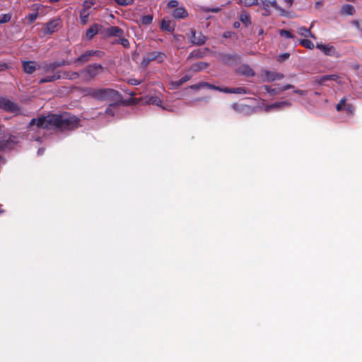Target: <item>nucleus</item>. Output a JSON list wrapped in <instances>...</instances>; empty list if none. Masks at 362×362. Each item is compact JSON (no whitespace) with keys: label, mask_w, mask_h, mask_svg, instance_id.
<instances>
[{"label":"nucleus","mask_w":362,"mask_h":362,"mask_svg":"<svg viewBox=\"0 0 362 362\" xmlns=\"http://www.w3.org/2000/svg\"><path fill=\"white\" fill-rule=\"evenodd\" d=\"M264 12L263 13L264 16H268L271 14V12L268 9V8H266V9H264Z\"/></svg>","instance_id":"61"},{"label":"nucleus","mask_w":362,"mask_h":362,"mask_svg":"<svg viewBox=\"0 0 362 362\" xmlns=\"http://www.w3.org/2000/svg\"><path fill=\"white\" fill-rule=\"evenodd\" d=\"M101 52L100 51H94V50H88L84 52L83 54H81L80 57L76 58L74 60L75 63H81L84 64L90 60V58L93 56H100Z\"/></svg>","instance_id":"13"},{"label":"nucleus","mask_w":362,"mask_h":362,"mask_svg":"<svg viewBox=\"0 0 362 362\" xmlns=\"http://www.w3.org/2000/svg\"><path fill=\"white\" fill-rule=\"evenodd\" d=\"M148 103L157 106H161L162 100L158 96H152L149 98Z\"/></svg>","instance_id":"36"},{"label":"nucleus","mask_w":362,"mask_h":362,"mask_svg":"<svg viewBox=\"0 0 362 362\" xmlns=\"http://www.w3.org/2000/svg\"><path fill=\"white\" fill-rule=\"evenodd\" d=\"M99 25L96 23L93 24L88 29H87L86 35L88 40H91L99 32Z\"/></svg>","instance_id":"21"},{"label":"nucleus","mask_w":362,"mask_h":362,"mask_svg":"<svg viewBox=\"0 0 362 362\" xmlns=\"http://www.w3.org/2000/svg\"><path fill=\"white\" fill-rule=\"evenodd\" d=\"M201 87H204L203 85L202 84V82L199 83L194 84V85H192V86H190V88L192 89H194V90H197V89L200 88Z\"/></svg>","instance_id":"53"},{"label":"nucleus","mask_w":362,"mask_h":362,"mask_svg":"<svg viewBox=\"0 0 362 362\" xmlns=\"http://www.w3.org/2000/svg\"><path fill=\"white\" fill-rule=\"evenodd\" d=\"M316 47L320 49L325 55L327 56H334L336 54V49L332 45L317 44Z\"/></svg>","instance_id":"18"},{"label":"nucleus","mask_w":362,"mask_h":362,"mask_svg":"<svg viewBox=\"0 0 362 362\" xmlns=\"http://www.w3.org/2000/svg\"><path fill=\"white\" fill-rule=\"evenodd\" d=\"M160 29L165 31L173 32L175 30V25L172 23V22L170 20H166L165 18H163L161 21Z\"/></svg>","instance_id":"22"},{"label":"nucleus","mask_w":362,"mask_h":362,"mask_svg":"<svg viewBox=\"0 0 362 362\" xmlns=\"http://www.w3.org/2000/svg\"><path fill=\"white\" fill-rule=\"evenodd\" d=\"M261 4L264 9L268 8L271 6L279 11L281 16H286V14L285 9L280 7L276 3V0H261Z\"/></svg>","instance_id":"16"},{"label":"nucleus","mask_w":362,"mask_h":362,"mask_svg":"<svg viewBox=\"0 0 362 362\" xmlns=\"http://www.w3.org/2000/svg\"><path fill=\"white\" fill-rule=\"evenodd\" d=\"M191 42L195 45H204L206 37L201 32L197 33L194 30H191Z\"/></svg>","instance_id":"14"},{"label":"nucleus","mask_w":362,"mask_h":362,"mask_svg":"<svg viewBox=\"0 0 362 362\" xmlns=\"http://www.w3.org/2000/svg\"><path fill=\"white\" fill-rule=\"evenodd\" d=\"M103 71V68L100 64H93L88 65L84 72L86 73L90 78H93L98 74H101Z\"/></svg>","instance_id":"12"},{"label":"nucleus","mask_w":362,"mask_h":362,"mask_svg":"<svg viewBox=\"0 0 362 362\" xmlns=\"http://www.w3.org/2000/svg\"><path fill=\"white\" fill-rule=\"evenodd\" d=\"M153 21V16L152 15H146L142 17L141 23L143 25H150Z\"/></svg>","instance_id":"38"},{"label":"nucleus","mask_w":362,"mask_h":362,"mask_svg":"<svg viewBox=\"0 0 362 362\" xmlns=\"http://www.w3.org/2000/svg\"><path fill=\"white\" fill-rule=\"evenodd\" d=\"M173 16L175 18L182 19L186 18L188 13L184 7H178L173 11Z\"/></svg>","instance_id":"19"},{"label":"nucleus","mask_w":362,"mask_h":362,"mask_svg":"<svg viewBox=\"0 0 362 362\" xmlns=\"http://www.w3.org/2000/svg\"><path fill=\"white\" fill-rule=\"evenodd\" d=\"M239 25H240V23H239L238 22H235V23H234V27H235V28H238V27H239Z\"/></svg>","instance_id":"63"},{"label":"nucleus","mask_w":362,"mask_h":362,"mask_svg":"<svg viewBox=\"0 0 362 362\" xmlns=\"http://www.w3.org/2000/svg\"><path fill=\"white\" fill-rule=\"evenodd\" d=\"M352 24L355 25L360 31H362V21H353Z\"/></svg>","instance_id":"49"},{"label":"nucleus","mask_w":362,"mask_h":362,"mask_svg":"<svg viewBox=\"0 0 362 362\" xmlns=\"http://www.w3.org/2000/svg\"><path fill=\"white\" fill-rule=\"evenodd\" d=\"M107 36L112 37L113 36V27H110L107 30Z\"/></svg>","instance_id":"54"},{"label":"nucleus","mask_w":362,"mask_h":362,"mask_svg":"<svg viewBox=\"0 0 362 362\" xmlns=\"http://www.w3.org/2000/svg\"><path fill=\"white\" fill-rule=\"evenodd\" d=\"M202 84L203 85V86L206 87L209 89L216 90H218V89H220L219 86H216L215 85L209 83L207 82H202Z\"/></svg>","instance_id":"42"},{"label":"nucleus","mask_w":362,"mask_h":362,"mask_svg":"<svg viewBox=\"0 0 362 362\" xmlns=\"http://www.w3.org/2000/svg\"><path fill=\"white\" fill-rule=\"evenodd\" d=\"M93 98L100 100H106L110 99L113 96V89L101 88L98 90H91L89 92Z\"/></svg>","instance_id":"7"},{"label":"nucleus","mask_w":362,"mask_h":362,"mask_svg":"<svg viewBox=\"0 0 362 362\" xmlns=\"http://www.w3.org/2000/svg\"><path fill=\"white\" fill-rule=\"evenodd\" d=\"M0 134V151L11 149L16 144V137L9 133H6L4 129Z\"/></svg>","instance_id":"4"},{"label":"nucleus","mask_w":362,"mask_h":362,"mask_svg":"<svg viewBox=\"0 0 362 362\" xmlns=\"http://www.w3.org/2000/svg\"><path fill=\"white\" fill-rule=\"evenodd\" d=\"M232 93L243 94L246 93V90L244 88H232Z\"/></svg>","instance_id":"43"},{"label":"nucleus","mask_w":362,"mask_h":362,"mask_svg":"<svg viewBox=\"0 0 362 362\" xmlns=\"http://www.w3.org/2000/svg\"><path fill=\"white\" fill-rule=\"evenodd\" d=\"M323 5V1H317L315 2V8H319L320 6H322Z\"/></svg>","instance_id":"56"},{"label":"nucleus","mask_w":362,"mask_h":362,"mask_svg":"<svg viewBox=\"0 0 362 362\" xmlns=\"http://www.w3.org/2000/svg\"><path fill=\"white\" fill-rule=\"evenodd\" d=\"M167 59V55L162 52L153 51L148 52L144 56L141 62V66L143 68H146L150 62L156 61L158 63H163Z\"/></svg>","instance_id":"3"},{"label":"nucleus","mask_w":362,"mask_h":362,"mask_svg":"<svg viewBox=\"0 0 362 362\" xmlns=\"http://www.w3.org/2000/svg\"><path fill=\"white\" fill-rule=\"evenodd\" d=\"M128 83L131 85L136 86L140 84L141 81L136 78H131L129 80Z\"/></svg>","instance_id":"50"},{"label":"nucleus","mask_w":362,"mask_h":362,"mask_svg":"<svg viewBox=\"0 0 362 362\" xmlns=\"http://www.w3.org/2000/svg\"><path fill=\"white\" fill-rule=\"evenodd\" d=\"M90 16V12L86 11L85 10H81L79 13V17L81 23L82 25H86L88 23V17Z\"/></svg>","instance_id":"27"},{"label":"nucleus","mask_w":362,"mask_h":362,"mask_svg":"<svg viewBox=\"0 0 362 362\" xmlns=\"http://www.w3.org/2000/svg\"><path fill=\"white\" fill-rule=\"evenodd\" d=\"M71 64V62L69 61H66V60H62V61H59V62H52V65L49 66V68L52 69H53V68H58V67H62V66H66V65H70Z\"/></svg>","instance_id":"31"},{"label":"nucleus","mask_w":362,"mask_h":362,"mask_svg":"<svg viewBox=\"0 0 362 362\" xmlns=\"http://www.w3.org/2000/svg\"><path fill=\"white\" fill-rule=\"evenodd\" d=\"M279 35L282 37H286V38H294L295 36L292 34V33L287 30H280Z\"/></svg>","instance_id":"39"},{"label":"nucleus","mask_w":362,"mask_h":362,"mask_svg":"<svg viewBox=\"0 0 362 362\" xmlns=\"http://www.w3.org/2000/svg\"><path fill=\"white\" fill-rule=\"evenodd\" d=\"M35 6L37 11L35 13H29L25 17V19L28 20L29 24H32L33 23H34L38 17L37 10L39 8V5L36 4Z\"/></svg>","instance_id":"29"},{"label":"nucleus","mask_w":362,"mask_h":362,"mask_svg":"<svg viewBox=\"0 0 362 362\" xmlns=\"http://www.w3.org/2000/svg\"><path fill=\"white\" fill-rule=\"evenodd\" d=\"M297 32L301 36H303L305 37H310L313 39L315 38V36L311 33L310 29H308L304 26H301V27L298 28Z\"/></svg>","instance_id":"25"},{"label":"nucleus","mask_w":362,"mask_h":362,"mask_svg":"<svg viewBox=\"0 0 362 362\" xmlns=\"http://www.w3.org/2000/svg\"><path fill=\"white\" fill-rule=\"evenodd\" d=\"M328 81V78H327V75H325V76H321V77L317 80V83H318L319 84L324 85V84L326 83V81Z\"/></svg>","instance_id":"48"},{"label":"nucleus","mask_w":362,"mask_h":362,"mask_svg":"<svg viewBox=\"0 0 362 362\" xmlns=\"http://www.w3.org/2000/svg\"><path fill=\"white\" fill-rule=\"evenodd\" d=\"M61 27L60 19H52L45 24L42 32L45 35H51L58 31Z\"/></svg>","instance_id":"8"},{"label":"nucleus","mask_w":362,"mask_h":362,"mask_svg":"<svg viewBox=\"0 0 362 362\" xmlns=\"http://www.w3.org/2000/svg\"><path fill=\"white\" fill-rule=\"evenodd\" d=\"M114 94H115V109L119 105H129L133 102L132 98H129V99L123 100H119L118 98L119 97V94L116 90H115Z\"/></svg>","instance_id":"20"},{"label":"nucleus","mask_w":362,"mask_h":362,"mask_svg":"<svg viewBox=\"0 0 362 362\" xmlns=\"http://www.w3.org/2000/svg\"><path fill=\"white\" fill-rule=\"evenodd\" d=\"M289 56H290V54L288 53H284L282 54H280L278 57V61L279 62H283L285 60H286L287 59H288Z\"/></svg>","instance_id":"45"},{"label":"nucleus","mask_w":362,"mask_h":362,"mask_svg":"<svg viewBox=\"0 0 362 362\" xmlns=\"http://www.w3.org/2000/svg\"><path fill=\"white\" fill-rule=\"evenodd\" d=\"M205 13H218L221 11L220 8H203L202 9Z\"/></svg>","instance_id":"44"},{"label":"nucleus","mask_w":362,"mask_h":362,"mask_svg":"<svg viewBox=\"0 0 362 362\" xmlns=\"http://www.w3.org/2000/svg\"><path fill=\"white\" fill-rule=\"evenodd\" d=\"M80 119L76 115L64 112L61 114L40 116L37 119L33 118L29 122L28 127L35 125L37 128L43 129L54 128L61 132L73 131L80 127Z\"/></svg>","instance_id":"1"},{"label":"nucleus","mask_w":362,"mask_h":362,"mask_svg":"<svg viewBox=\"0 0 362 362\" xmlns=\"http://www.w3.org/2000/svg\"><path fill=\"white\" fill-rule=\"evenodd\" d=\"M294 92L296 93H298V94L300 95H305L306 93H307V91L303 90H299V89L295 90Z\"/></svg>","instance_id":"55"},{"label":"nucleus","mask_w":362,"mask_h":362,"mask_svg":"<svg viewBox=\"0 0 362 362\" xmlns=\"http://www.w3.org/2000/svg\"><path fill=\"white\" fill-rule=\"evenodd\" d=\"M339 104H341V105L344 107L345 105H346V98H344L341 99L340 101L339 102Z\"/></svg>","instance_id":"58"},{"label":"nucleus","mask_w":362,"mask_h":362,"mask_svg":"<svg viewBox=\"0 0 362 362\" xmlns=\"http://www.w3.org/2000/svg\"><path fill=\"white\" fill-rule=\"evenodd\" d=\"M336 109L338 112H340L342 110H344V107L341 105V104H337V106H336Z\"/></svg>","instance_id":"59"},{"label":"nucleus","mask_w":362,"mask_h":362,"mask_svg":"<svg viewBox=\"0 0 362 362\" xmlns=\"http://www.w3.org/2000/svg\"><path fill=\"white\" fill-rule=\"evenodd\" d=\"M285 3H286L288 6V7H291L293 2H294V0H284Z\"/></svg>","instance_id":"57"},{"label":"nucleus","mask_w":362,"mask_h":362,"mask_svg":"<svg viewBox=\"0 0 362 362\" xmlns=\"http://www.w3.org/2000/svg\"><path fill=\"white\" fill-rule=\"evenodd\" d=\"M232 108L237 112H240L242 111L243 110V107L242 105L236 103H234L232 104Z\"/></svg>","instance_id":"46"},{"label":"nucleus","mask_w":362,"mask_h":362,"mask_svg":"<svg viewBox=\"0 0 362 362\" xmlns=\"http://www.w3.org/2000/svg\"><path fill=\"white\" fill-rule=\"evenodd\" d=\"M209 66V64L207 62H199L193 64L190 66V70L193 71L194 72H198V71H200L202 70L206 69Z\"/></svg>","instance_id":"23"},{"label":"nucleus","mask_w":362,"mask_h":362,"mask_svg":"<svg viewBox=\"0 0 362 362\" xmlns=\"http://www.w3.org/2000/svg\"><path fill=\"white\" fill-rule=\"evenodd\" d=\"M50 65H52V62H44L42 64V74H45L46 76L39 80V84L54 82L62 78L61 71L57 70V68H53V69H51L49 68Z\"/></svg>","instance_id":"2"},{"label":"nucleus","mask_w":362,"mask_h":362,"mask_svg":"<svg viewBox=\"0 0 362 362\" xmlns=\"http://www.w3.org/2000/svg\"><path fill=\"white\" fill-rule=\"evenodd\" d=\"M293 88L294 86L291 84H286L285 86H279L277 88H272V86L268 85H264L262 87L263 90H264L267 93H268L270 95V96L272 97L279 95L282 92Z\"/></svg>","instance_id":"9"},{"label":"nucleus","mask_w":362,"mask_h":362,"mask_svg":"<svg viewBox=\"0 0 362 362\" xmlns=\"http://www.w3.org/2000/svg\"><path fill=\"white\" fill-rule=\"evenodd\" d=\"M240 21L246 26L247 27L249 25L251 24V18L249 13L245 11H243L240 16Z\"/></svg>","instance_id":"26"},{"label":"nucleus","mask_w":362,"mask_h":362,"mask_svg":"<svg viewBox=\"0 0 362 362\" xmlns=\"http://www.w3.org/2000/svg\"><path fill=\"white\" fill-rule=\"evenodd\" d=\"M191 78V76H189V75H185L183 77H182L180 80L178 81H172L170 83V85L173 86V88H178L180 86H181L182 84H184L185 83H186L187 81H189Z\"/></svg>","instance_id":"24"},{"label":"nucleus","mask_w":362,"mask_h":362,"mask_svg":"<svg viewBox=\"0 0 362 362\" xmlns=\"http://www.w3.org/2000/svg\"><path fill=\"white\" fill-rule=\"evenodd\" d=\"M262 76L264 78V81L267 82H272L276 80H281L284 78V75L283 74L271 71L268 70L264 71Z\"/></svg>","instance_id":"15"},{"label":"nucleus","mask_w":362,"mask_h":362,"mask_svg":"<svg viewBox=\"0 0 362 362\" xmlns=\"http://www.w3.org/2000/svg\"><path fill=\"white\" fill-rule=\"evenodd\" d=\"M11 13H4L0 15V23H6L11 21Z\"/></svg>","instance_id":"37"},{"label":"nucleus","mask_w":362,"mask_h":362,"mask_svg":"<svg viewBox=\"0 0 362 362\" xmlns=\"http://www.w3.org/2000/svg\"><path fill=\"white\" fill-rule=\"evenodd\" d=\"M7 68V66L6 64H0V71L6 69Z\"/></svg>","instance_id":"62"},{"label":"nucleus","mask_w":362,"mask_h":362,"mask_svg":"<svg viewBox=\"0 0 362 362\" xmlns=\"http://www.w3.org/2000/svg\"><path fill=\"white\" fill-rule=\"evenodd\" d=\"M241 69H243L242 73L244 75H245L247 76H255L254 71L250 67H249L248 66H243Z\"/></svg>","instance_id":"34"},{"label":"nucleus","mask_w":362,"mask_h":362,"mask_svg":"<svg viewBox=\"0 0 362 362\" xmlns=\"http://www.w3.org/2000/svg\"><path fill=\"white\" fill-rule=\"evenodd\" d=\"M0 108L15 115H18L21 112V109L16 103L6 98H0Z\"/></svg>","instance_id":"6"},{"label":"nucleus","mask_w":362,"mask_h":362,"mask_svg":"<svg viewBox=\"0 0 362 362\" xmlns=\"http://www.w3.org/2000/svg\"><path fill=\"white\" fill-rule=\"evenodd\" d=\"M355 9L352 5L345 4L341 9V13H346L347 15L351 16L354 13Z\"/></svg>","instance_id":"30"},{"label":"nucleus","mask_w":362,"mask_h":362,"mask_svg":"<svg viewBox=\"0 0 362 362\" xmlns=\"http://www.w3.org/2000/svg\"><path fill=\"white\" fill-rule=\"evenodd\" d=\"M236 3L245 7H250L252 6L257 5L258 0H237Z\"/></svg>","instance_id":"28"},{"label":"nucleus","mask_w":362,"mask_h":362,"mask_svg":"<svg viewBox=\"0 0 362 362\" xmlns=\"http://www.w3.org/2000/svg\"><path fill=\"white\" fill-rule=\"evenodd\" d=\"M344 109L348 113H350V114H353L354 112V110H355L354 106L352 104H351V103L345 105V107H344Z\"/></svg>","instance_id":"41"},{"label":"nucleus","mask_w":362,"mask_h":362,"mask_svg":"<svg viewBox=\"0 0 362 362\" xmlns=\"http://www.w3.org/2000/svg\"><path fill=\"white\" fill-rule=\"evenodd\" d=\"M95 4V2L93 1H84L83 2V8L81 10H85L86 11L90 12V9Z\"/></svg>","instance_id":"35"},{"label":"nucleus","mask_w":362,"mask_h":362,"mask_svg":"<svg viewBox=\"0 0 362 362\" xmlns=\"http://www.w3.org/2000/svg\"><path fill=\"white\" fill-rule=\"evenodd\" d=\"M218 91L226 93H232V88L220 87V89H218Z\"/></svg>","instance_id":"51"},{"label":"nucleus","mask_w":362,"mask_h":362,"mask_svg":"<svg viewBox=\"0 0 362 362\" xmlns=\"http://www.w3.org/2000/svg\"><path fill=\"white\" fill-rule=\"evenodd\" d=\"M23 71L28 74H33L37 69H42V64H37L34 61H24L22 62Z\"/></svg>","instance_id":"10"},{"label":"nucleus","mask_w":362,"mask_h":362,"mask_svg":"<svg viewBox=\"0 0 362 362\" xmlns=\"http://www.w3.org/2000/svg\"><path fill=\"white\" fill-rule=\"evenodd\" d=\"M218 59L223 64L232 65L237 63L240 60V57L235 54H220Z\"/></svg>","instance_id":"11"},{"label":"nucleus","mask_w":362,"mask_h":362,"mask_svg":"<svg viewBox=\"0 0 362 362\" xmlns=\"http://www.w3.org/2000/svg\"><path fill=\"white\" fill-rule=\"evenodd\" d=\"M291 106V103L289 100H285V101H281V102H276L274 103H272L271 105H268L265 107L266 111H269L272 109H280L283 107H289Z\"/></svg>","instance_id":"17"},{"label":"nucleus","mask_w":362,"mask_h":362,"mask_svg":"<svg viewBox=\"0 0 362 362\" xmlns=\"http://www.w3.org/2000/svg\"><path fill=\"white\" fill-rule=\"evenodd\" d=\"M178 1L177 0H171L168 3V8H177L178 6Z\"/></svg>","instance_id":"47"},{"label":"nucleus","mask_w":362,"mask_h":362,"mask_svg":"<svg viewBox=\"0 0 362 362\" xmlns=\"http://www.w3.org/2000/svg\"><path fill=\"white\" fill-rule=\"evenodd\" d=\"M112 105H113V104H112V103H110V104L109 105V107L106 110V112H107V114H110V115L112 114V110H111V107H112Z\"/></svg>","instance_id":"60"},{"label":"nucleus","mask_w":362,"mask_h":362,"mask_svg":"<svg viewBox=\"0 0 362 362\" xmlns=\"http://www.w3.org/2000/svg\"><path fill=\"white\" fill-rule=\"evenodd\" d=\"M329 80L337 81L339 78V76L336 74L327 75Z\"/></svg>","instance_id":"52"},{"label":"nucleus","mask_w":362,"mask_h":362,"mask_svg":"<svg viewBox=\"0 0 362 362\" xmlns=\"http://www.w3.org/2000/svg\"><path fill=\"white\" fill-rule=\"evenodd\" d=\"M78 76H79V75L77 72L65 71L63 73V76H62V78L74 80V79H76Z\"/></svg>","instance_id":"33"},{"label":"nucleus","mask_w":362,"mask_h":362,"mask_svg":"<svg viewBox=\"0 0 362 362\" xmlns=\"http://www.w3.org/2000/svg\"><path fill=\"white\" fill-rule=\"evenodd\" d=\"M300 44L307 48V49H313L314 48V44L313 42L310 40H308V39H302L300 40Z\"/></svg>","instance_id":"32"},{"label":"nucleus","mask_w":362,"mask_h":362,"mask_svg":"<svg viewBox=\"0 0 362 362\" xmlns=\"http://www.w3.org/2000/svg\"><path fill=\"white\" fill-rule=\"evenodd\" d=\"M115 3L119 6H125L133 4L134 0H115Z\"/></svg>","instance_id":"40"},{"label":"nucleus","mask_w":362,"mask_h":362,"mask_svg":"<svg viewBox=\"0 0 362 362\" xmlns=\"http://www.w3.org/2000/svg\"><path fill=\"white\" fill-rule=\"evenodd\" d=\"M128 36L129 35L125 33L123 30L115 26V45L119 44L125 49L129 48L130 43L127 38Z\"/></svg>","instance_id":"5"},{"label":"nucleus","mask_w":362,"mask_h":362,"mask_svg":"<svg viewBox=\"0 0 362 362\" xmlns=\"http://www.w3.org/2000/svg\"><path fill=\"white\" fill-rule=\"evenodd\" d=\"M3 130H4V126H3V125H1V124H0V134H2V132H2Z\"/></svg>","instance_id":"64"}]
</instances>
